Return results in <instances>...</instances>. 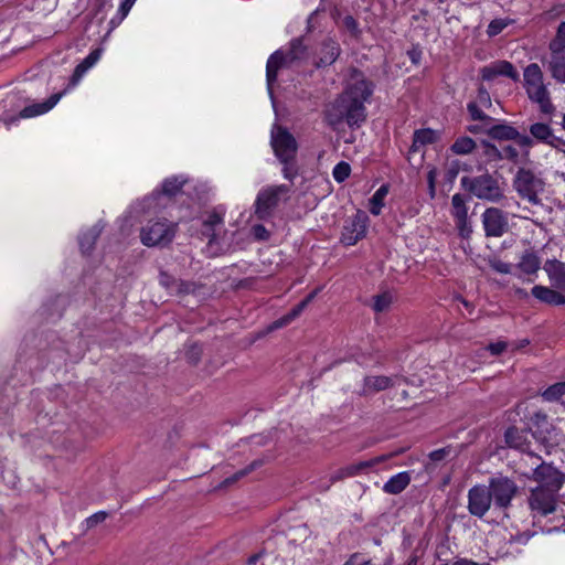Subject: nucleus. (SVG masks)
<instances>
[{
    "label": "nucleus",
    "mask_w": 565,
    "mask_h": 565,
    "mask_svg": "<svg viewBox=\"0 0 565 565\" xmlns=\"http://www.w3.org/2000/svg\"><path fill=\"white\" fill-rule=\"evenodd\" d=\"M373 88V83L360 71L351 70L344 90L326 109L328 124L337 127L345 121L349 126H360L366 119L365 103Z\"/></svg>",
    "instance_id": "obj_1"
},
{
    "label": "nucleus",
    "mask_w": 565,
    "mask_h": 565,
    "mask_svg": "<svg viewBox=\"0 0 565 565\" xmlns=\"http://www.w3.org/2000/svg\"><path fill=\"white\" fill-rule=\"evenodd\" d=\"M523 87L529 99L539 105L543 114L551 115L555 107L550 90L544 83V74L536 63L529 64L523 71Z\"/></svg>",
    "instance_id": "obj_2"
},
{
    "label": "nucleus",
    "mask_w": 565,
    "mask_h": 565,
    "mask_svg": "<svg viewBox=\"0 0 565 565\" xmlns=\"http://www.w3.org/2000/svg\"><path fill=\"white\" fill-rule=\"evenodd\" d=\"M307 57V47L302 42V39L297 38L290 42L289 50L284 53L281 50L274 52L266 65V79L267 86L270 90L271 85L277 79L278 71L282 67H288L296 62L305 60Z\"/></svg>",
    "instance_id": "obj_3"
},
{
    "label": "nucleus",
    "mask_w": 565,
    "mask_h": 565,
    "mask_svg": "<svg viewBox=\"0 0 565 565\" xmlns=\"http://www.w3.org/2000/svg\"><path fill=\"white\" fill-rule=\"evenodd\" d=\"M461 185L480 200L499 203L504 199V189L490 173L477 177H462Z\"/></svg>",
    "instance_id": "obj_4"
},
{
    "label": "nucleus",
    "mask_w": 565,
    "mask_h": 565,
    "mask_svg": "<svg viewBox=\"0 0 565 565\" xmlns=\"http://www.w3.org/2000/svg\"><path fill=\"white\" fill-rule=\"evenodd\" d=\"M512 186L518 195L533 206H541L540 194L544 192V180L532 170L521 168L515 173Z\"/></svg>",
    "instance_id": "obj_5"
},
{
    "label": "nucleus",
    "mask_w": 565,
    "mask_h": 565,
    "mask_svg": "<svg viewBox=\"0 0 565 565\" xmlns=\"http://www.w3.org/2000/svg\"><path fill=\"white\" fill-rule=\"evenodd\" d=\"M492 502L497 509L507 510L519 492V487L512 479L505 476H498L489 480L487 486Z\"/></svg>",
    "instance_id": "obj_6"
},
{
    "label": "nucleus",
    "mask_w": 565,
    "mask_h": 565,
    "mask_svg": "<svg viewBox=\"0 0 565 565\" xmlns=\"http://www.w3.org/2000/svg\"><path fill=\"white\" fill-rule=\"evenodd\" d=\"M289 186L285 184L267 186L259 191L255 202V213L259 218L270 216L280 200L287 198Z\"/></svg>",
    "instance_id": "obj_7"
},
{
    "label": "nucleus",
    "mask_w": 565,
    "mask_h": 565,
    "mask_svg": "<svg viewBox=\"0 0 565 565\" xmlns=\"http://www.w3.org/2000/svg\"><path fill=\"white\" fill-rule=\"evenodd\" d=\"M532 437L539 444L541 451L551 455L555 444L551 435L554 431L553 425L548 422L547 415L543 412L534 413L530 418Z\"/></svg>",
    "instance_id": "obj_8"
},
{
    "label": "nucleus",
    "mask_w": 565,
    "mask_h": 565,
    "mask_svg": "<svg viewBox=\"0 0 565 565\" xmlns=\"http://www.w3.org/2000/svg\"><path fill=\"white\" fill-rule=\"evenodd\" d=\"M271 147L284 164L289 163L295 158L298 148L294 136L278 126L271 130Z\"/></svg>",
    "instance_id": "obj_9"
},
{
    "label": "nucleus",
    "mask_w": 565,
    "mask_h": 565,
    "mask_svg": "<svg viewBox=\"0 0 565 565\" xmlns=\"http://www.w3.org/2000/svg\"><path fill=\"white\" fill-rule=\"evenodd\" d=\"M175 235V224L162 221L149 224L141 232V242L148 246L168 245Z\"/></svg>",
    "instance_id": "obj_10"
},
{
    "label": "nucleus",
    "mask_w": 565,
    "mask_h": 565,
    "mask_svg": "<svg viewBox=\"0 0 565 565\" xmlns=\"http://www.w3.org/2000/svg\"><path fill=\"white\" fill-rule=\"evenodd\" d=\"M530 479L540 482V488L558 491L565 480V475L551 463L541 462L534 469Z\"/></svg>",
    "instance_id": "obj_11"
},
{
    "label": "nucleus",
    "mask_w": 565,
    "mask_h": 565,
    "mask_svg": "<svg viewBox=\"0 0 565 565\" xmlns=\"http://www.w3.org/2000/svg\"><path fill=\"white\" fill-rule=\"evenodd\" d=\"M467 498V509L471 515L481 519L489 512L492 499L487 486H473L469 489Z\"/></svg>",
    "instance_id": "obj_12"
},
{
    "label": "nucleus",
    "mask_w": 565,
    "mask_h": 565,
    "mask_svg": "<svg viewBox=\"0 0 565 565\" xmlns=\"http://www.w3.org/2000/svg\"><path fill=\"white\" fill-rule=\"evenodd\" d=\"M556 492L540 487L532 489L529 497V505L535 515L545 516L555 511Z\"/></svg>",
    "instance_id": "obj_13"
},
{
    "label": "nucleus",
    "mask_w": 565,
    "mask_h": 565,
    "mask_svg": "<svg viewBox=\"0 0 565 565\" xmlns=\"http://www.w3.org/2000/svg\"><path fill=\"white\" fill-rule=\"evenodd\" d=\"M483 230L488 237H500L508 230V218L498 207H488L481 215Z\"/></svg>",
    "instance_id": "obj_14"
},
{
    "label": "nucleus",
    "mask_w": 565,
    "mask_h": 565,
    "mask_svg": "<svg viewBox=\"0 0 565 565\" xmlns=\"http://www.w3.org/2000/svg\"><path fill=\"white\" fill-rule=\"evenodd\" d=\"M367 215L359 211L352 218L345 222L342 231L343 244L351 246L355 245L362 237L365 236L367 230Z\"/></svg>",
    "instance_id": "obj_15"
},
{
    "label": "nucleus",
    "mask_w": 565,
    "mask_h": 565,
    "mask_svg": "<svg viewBox=\"0 0 565 565\" xmlns=\"http://www.w3.org/2000/svg\"><path fill=\"white\" fill-rule=\"evenodd\" d=\"M450 213L455 218L459 234L462 237H468L472 233V227L468 220L467 202L461 194L456 193L452 195Z\"/></svg>",
    "instance_id": "obj_16"
},
{
    "label": "nucleus",
    "mask_w": 565,
    "mask_h": 565,
    "mask_svg": "<svg viewBox=\"0 0 565 565\" xmlns=\"http://www.w3.org/2000/svg\"><path fill=\"white\" fill-rule=\"evenodd\" d=\"M504 440L510 448L524 452L531 458H541L531 450V441L526 430L519 429L518 427H509L504 433Z\"/></svg>",
    "instance_id": "obj_17"
},
{
    "label": "nucleus",
    "mask_w": 565,
    "mask_h": 565,
    "mask_svg": "<svg viewBox=\"0 0 565 565\" xmlns=\"http://www.w3.org/2000/svg\"><path fill=\"white\" fill-rule=\"evenodd\" d=\"M480 76L483 81L490 82L495 79L498 76H507L512 81L519 79V73L512 63L499 60L483 66L480 70Z\"/></svg>",
    "instance_id": "obj_18"
},
{
    "label": "nucleus",
    "mask_w": 565,
    "mask_h": 565,
    "mask_svg": "<svg viewBox=\"0 0 565 565\" xmlns=\"http://www.w3.org/2000/svg\"><path fill=\"white\" fill-rule=\"evenodd\" d=\"M529 131L533 139L553 148H557L561 138L556 137L552 127L544 122H534L530 126Z\"/></svg>",
    "instance_id": "obj_19"
},
{
    "label": "nucleus",
    "mask_w": 565,
    "mask_h": 565,
    "mask_svg": "<svg viewBox=\"0 0 565 565\" xmlns=\"http://www.w3.org/2000/svg\"><path fill=\"white\" fill-rule=\"evenodd\" d=\"M63 93L53 94L43 103H35L20 111L21 118H32L50 111L62 98Z\"/></svg>",
    "instance_id": "obj_20"
},
{
    "label": "nucleus",
    "mask_w": 565,
    "mask_h": 565,
    "mask_svg": "<svg viewBox=\"0 0 565 565\" xmlns=\"http://www.w3.org/2000/svg\"><path fill=\"white\" fill-rule=\"evenodd\" d=\"M369 470H370V463H367L366 460L354 462V463H350V465H348L345 467H341L338 470H335L330 476V481L332 483H334V482H338V481H342V480H344L347 478H352V477H355V476L367 473Z\"/></svg>",
    "instance_id": "obj_21"
},
{
    "label": "nucleus",
    "mask_w": 565,
    "mask_h": 565,
    "mask_svg": "<svg viewBox=\"0 0 565 565\" xmlns=\"http://www.w3.org/2000/svg\"><path fill=\"white\" fill-rule=\"evenodd\" d=\"M544 270L554 288L565 291V264L558 260H548L544 265Z\"/></svg>",
    "instance_id": "obj_22"
},
{
    "label": "nucleus",
    "mask_w": 565,
    "mask_h": 565,
    "mask_svg": "<svg viewBox=\"0 0 565 565\" xmlns=\"http://www.w3.org/2000/svg\"><path fill=\"white\" fill-rule=\"evenodd\" d=\"M340 52V45L334 40L328 39L323 41L320 49L317 66L322 67L333 64L339 57Z\"/></svg>",
    "instance_id": "obj_23"
},
{
    "label": "nucleus",
    "mask_w": 565,
    "mask_h": 565,
    "mask_svg": "<svg viewBox=\"0 0 565 565\" xmlns=\"http://www.w3.org/2000/svg\"><path fill=\"white\" fill-rule=\"evenodd\" d=\"M394 385L393 377L385 375L365 376L363 380V395L381 392Z\"/></svg>",
    "instance_id": "obj_24"
},
{
    "label": "nucleus",
    "mask_w": 565,
    "mask_h": 565,
    "mask_svg": "<svg viewBox=\"0 0 565 565\" xmlns=\"http://www.w3.org/2000/svg\"><path fill=\"white\" fill-rule=\"evenodd\" d=\"M531 292L537 300L547 305L559 306L565 303V297L548 287L536 285Z\"/></svg>",
    "instance_id": "obj_25"
},
{
    "label": "nucleus",
    "mask_w": 565,
    "mask_h": 565,
    "mask_svg": "<svg viewBox=\"0 0 565 565\" xmlns=\"http://www.w3.org/2000/svg\"><path fill=\"white\" fill-rule=\"evenodd\" d=\"M412 477L408 471L399 472L391 477L383 486V491L387 494H398L411 483Z\"/></svg>",
    "instance_id": "obj_26"
},
{
    "label": "nucleus",
    "mask_w": 565,
    "mask_h": 565,
    "mask_svg": "<svg viewBox=\"0 0 565 565\" xmlns=\"http://www.w3.org/2000/svg\"><path fill=\"white\" fill-rule=\"evenodd\" d=\"M102 56V50L96 49L92 51L74 70L72 82L76 84L83 75L93 67Z\"/></svg>",
    "instance_id": "obj_27"
},
{
    "label": "nucleus",
    "mask_w": 565,
    "mask_h": 565,
    "mask_svg": "<svg viewBox=\"0 0 565 565\" xmlns=\"http://www.w3.org/2000/svg\"><path fill=\"white\" fill-rule=\"evenodd\" d=\"M550 71L555 81L565 84V52L552 54Z\"/></svg>",
    "instance_id": "obj_28"
},
{
    "label": "nucleus",
    "mask_w": 565,
    "mask_h": 565,
    "mask_svg": "<svg viewBox=\"0 0 565 565\" xmlns=\"http://www.w3.org/2000/svg\"><path fill=\"white\" fill-rule=\"evenodd\" d=\"M205 286L195 282V281H189V280H179L177 284L175 294L177 296H186V295H194V296H205Z\"/></svg>",
    "instance_id": "obj_29"
},
{
    "label": "nucleus",
    "mask_w": 565,
    "mask_h": 565,
    "mask_svg": "<svg viewBox=\"0 0 565 565\" xmlns=\"http://www.w3.org/2000/svg\"><path fill=\"white\" fill-rule=\"evenodd\" d=\"M305 309V305L299 302L288 313L284 315L279 319L275 320L271 324H269L267 331L270 332L288 326L291 321L299 317Z\"/></svg>",
    "instance_id": "obj_30"
},
{
    "label": "nucleus",
    "mask_w": 565,
    "mask_h": 565,
    "mask_svg": "<svg viewBox=\"0 0 565 565\" xmlns=\"http://www.w3.org/2000/svg\"><path fill=\"white\" fill-rule=\"evenodd\" d=\"M264 462H265L264 459H256V460L252 461L244 469H241L237 472H235L233 476L224 479L220 487L225 488V487H230V486L234 484L239 479L246 477L248 473L260 468L264 465Z\"/></svg>",
    "instance_id": "obj_31"
},
{
    "label": "nucleus",
    "mask_w": 565,
    "mask_h": 565,
    "mask_svg": "<svg viewBox=\"0 0 565 565\" xmlns=\"http://www.w3.org/2000/svg\"><path fill=\"white\" fill-rule=\"evenodd\" d=\"M223 224V213L214 211L209 214V216L204 220L203 226L205 228V233L210 236L209 245L214 244L215 230L217 226Z\"/></svg>",
    "instance_id": "obj_32"
},
{
    "label": "nucleus",
    "mask_w": 565,
    "mask_h": 565,
    "mask_svg": "<svg viewBox=\"0 0 565 565\" xmlns=\"http://www.w3.org/2000/svg\"><path fill=\"white\" fill-rule=\"evenodd\" d=\"M387 194H388V185L387 184H383L372 195V198L370 199L369 204H370V212L373 215H380L381 214L382 207L384 206V200H385Z\"/></svg>",
    "instance_id": "obj_33"
},
{
    "label": "nucleus",
    "mask_w": 565,
    "mask_h": 565,
    "mask_svg": "<svg viewBox=\"0 0 565 565\" xmlns=\"http://www.w3.org/2000/svg\"><path fill=\"white\" fill-rule=\"evenodd\" d=\"M540 258L533 253H525L518 264V268L527 275L535 274L540 269Z\"/></svg>",
    "instance_id": "obj_34"
},
{
    "label": "nucleus",
    "mask_w": 565,
    "mask_h": 565,
    "mask_svg": "<svg viewBox=\"0 0 565 565\" xmlns=\"http://www.w3.org/2000/svg\"><path fill=\"white\" fill-rule=\"evenodd\" d=\"M186 179L182 175H179V177H170V178H167L163 182H162V193L168 195V196H173L175 194H178L182 186L186 183Z\"/></svg>",
    "instance_id": "obj_35"
},
{
    "label": "nucleus",
    "mask_w": 565,
    "mask_h": 565,
    "mask_svg": "<svg viewBox=\"0 0 565 565\" xmlns=\"http://www.w3.org/2000/svg\"><path fill=\"white\" fill-rule=\"evenodd\" d=\"M490 135L497 139L514 140L519 137V131L509 125H497L490 129Z\"/></svg>",
    "instance_id": "obj_36"
},
{
    "label": "nucleus",
    "mask_w": 565,
    "mask_h": 565,
    "mask_svg": "<svg viewBox=\"0 0 565 565\" xmlns=\"http://www.w3.org/2000/svg\"><path fill=\"white\" fill-rule=\"evenodd\" d=\"M394 300V296L390 291H383L373 297L372 308L376 312H384L390 309L392 302Z\"/></svg>",
    "instance_id": "obj_37"
},
{
    "label": "nucleus",
    "mask_w": 565,
    "mask_h": 565,
    "mask_svg": "<svg viewBox=\"0 0 565 565\" xmlns=\"http://www.w3.org/2000/svg\"><path fill=\"white\" fill-rule=\"evenodd\" d=\"M438 134L429 128L419 129L414 132V146L433 143L438 139Z\"/></svg>",
    "instance_id": "obj_38"
},
{
    "label": "nucleus",
    "mask_w": 565,
    "mask_h": 565,
    "mask_svg": "<svg viewBox=\"0 0 565 565\" xmlns=\"http://www.w3.org/2000/svg\"><path fill=\"white\" fill-rule=\"evenodd\" d=\"M565 395V382L555 383L548 386L542 396L547 402L559 401Z\"/></svg>",
    "instance_id": "obj_39"
},
{
    "label": "nucleus",
    "mask_w": 565,
    "mask_h": 565,
    "mask_svg": "<svg viewBox=\"0 0 565 565\" xmlns=\"http://www.w3.org/2000/svg\"><path fill=\"white\" fill-rule=\"evenodd\" d=\"M476 147V142L470 137H460L451 146V151L456 154H468Z\"/></svg>",
    "instance_id": "obj_40"
},
{
    "label": "nucleus",
    "mask_w": 565,
    "mask_h": 565,
    "mask_svg": "<svg viewBox=\"0 0 565 565\" xmlns=\"http://www.w3.org/2000/svg\"><path fill=\"white\" fill-rule=\"evenodd\" d=\"M550 49L552 51V54L565 52V21L558 25L556 36L551 42Z\"/></svg>",
    "instance_id": "obj_41"
},
{
    "label": "nucleus",
    "mask_w": 565,
    "mask_h": 565,
    "mask_svg": "<svg viewBox=\"0 0 565 565\" xmlns=\"http://www.w3.org/2000/svg\"><path fill=\"white\" fill-rule=\"evenodd\" d=\"M351 173V167L348 162L341 161L332 170V177L338 182L341 183L345 181Z\"/></svg>",
    "instance_id": "obj_42"
},
{
    "label": "nucleus",
    "mask_w": 565,
    "mask_h": 565,
    "mask_svg": "<svg viewBox=\"0 0 565 565\" xmlns=\"http://www.w3.org/2000/svg\"><path fill=\"white\" fill-rule=\"evenodd\" d=\"M201 355L202 348L196 343L191 344L185 352L186 360L192 364H196L200 361Z\"/></svg>",
    "instance_id": "obj_43"
},
{
    "label": "nucleus",
    "mask_w": 565,
    "mask_h": 565,
    "mask_svg": "<svg viewBox=\"0 0 565 565\" xmlns=\"http://www.w3.org/2000/svg\"><path fill=\"white\" fill-rule=\"evenodd\" d=\"M177 281L172 276L167 274L166 271L160 273V284L167 288L171 294H175Z\"/></svg>",
    "instance_id": "obj_44"
},
{
    "label": "nucleus",
    "mask_w": 565,
    "mask_h": 565,
    "mask_svg": "<svg viewBox=\"0 0 565 565\" xmlns=\"http://www.w3.org/2000/svg\"><path fill=\"white\" fill-rule=\"evenodd\" d=\"M488 264L491 268H493L495 271L500 274H510L512 266L508 263H503L500 259L497 258H489Z\"/></svg>",
    "instance_id": "obj_45"
},
{
    "label": "nucleus",
    "mask_w": 565,
    "mask_h": 565,
    "mask_svg": "<svg viewBox=\"0 0 565 565\" xmlns=\"http://www.w3.org/2000/svg\"><path fill=\"white\" fill-rule=\"evenodd\" d=\"M508 25L504 20L497 19L489 23L487 33L489 36H495Z\"/></svg>",
    "instance_id": "obj_46"
},
{
    "label": "nucleus",
    "mask_w": 565,
    "mask_h": 565,
    "mask_svg": "<svg viewBox=\"0 0 565 565\" xmlns=\"http://www.w3.org/2000/svg\"><path fill=\"white\" fill-rule=\"evenodd\" d=\"M452 452V448L450 446L436 449L431 451L428 457L431 461H441L446 459Z\"/></svg>",
    "instance_id": "obj_47"
},
{
    "label": "nucleus",
    "mask_w": 565,
    "mask_h": 565,
    "mask_svg": "<svg viewBox=\"0 0 565 565\" xmlns=\"http://www.w3.org/2000/svg\"><path fill=\"white\" fill-rule=\"evenodd\" d=\"M477 103L482 107L491 106V98L489 92L484 87H479Z\"/></svg>",
    "instance_id": "obj_48"
},
{
    "label": "nucleus",
    "mask_w": 565,
    "mask_h": 565,
    "mask_svg": "<svg viewBox=\"0 0 565 565\" xmlns=\"http://www.w3.org/2000/svg\"><path fill=\"white\" fill-rule=\"evenodd\" d=\"M509 347H510V343H508L505 341H498L494 343H490L487 349L490 351V353L492 355H499L503 351H505Z\"/></svg>",
    "instance_id": "obj_49"
},
{
    "label": "nucleus",
    "mask_w": 565,
    "mask_h": 565,
    "mask_svg": "<svg viewBox=\"0 0 565 565\" xmlns=\"http://www.w3.org/2000/svg\"><path fill=\"white\" fill-rule=\"evenodd\" d=\"M136 0H124L118 9L119 21H122L129 13L130 9L135 4Z\"/></svg>",
    "instance_id": "obj_50"
},
{
    "label": "nucleus",
    "mask_w": 565,
    "mask_h": 565,
    "mask_svg": "<svg viewBox=\"0 0 565 565\" xmlns=\"http://www.w3.org/2000/svg\"><path fill=\"white\" fill-rule=\"evenodd\" d=\"M370 559H366L362 554L354 553L351 555L350 559L344 563V565H369Z\"/></svg>",
    "instance_id": "obj_51"
},
{
    "label": "nucleus",
    "mask_w": 565,
    "mask_h": 565,
    "mask_svg": "<svg viewBox=\"0 0 565 565\" xmlns=\"http://www.w3.org/2000/svg\"><path fill=\"white\" fill-rule=\"evenodd\" d=\"M468 110L475 120H483L487 118V116L479 109L477 103H470L468 105Z\"/></svg>",
    "instance_id": "obj_52"
},
{
    "label": "nucleus",
    "mask_w": 565,
    "mask_h": 565,
    "mask_svg": "<svg viewBox=\"0 0 565 565\" xmlns=\"http://www.w3.org/2000/svg\"><path fill=\"white\" fill-rule=\"evenodd\" d=\"M106 518H107L106 512H103V511L97 512L87 519V526L93 527V526L97 525L98 523L105 521Z\"/></svg>",
    "instance_id": "obj_53"
},
{
    "label": "nucleus",
    "mask_w": 565,
    "mask_h": 565,
    "mask_svg": "<svg viewBox=\"0 0 565 565\" xmlns=\"http://www.w3.org/2000/svg\"><path fill=\"white\" fill-rule=\"evenodd\" d=\"M343 25L352 33V34H358L359 32V29H358V22L355 21V19L351 15H345L343 18Z\"/></svg>",
    "instance_id": "obj_54"
},
{
    "label": "nucleus",
    "mask_w": 565,
    "mask_h": 565,
    "mask_svg": "<svg viewBox=\"0 0 565 565\" xmlns=\"http://www.w3.org/2000/svg\"><path fill=\"white\" fill-rule=\"evenodd\" d=\"M403 450H398V451H395V452H391V454H387V455H382V456H379V457H375L371 460H366L367 463H370V469L373 468L375 465L377 463H381L387 459H391L393 458L394 456L401 454Z\"/></svg>",
    "instance_id": "obj_55"
},
{
    "label": "nucleus",
    "mask_w": 565,
    "mask_h": 565,
    "mask_svg": "<svg viewBox=\"0 0 565 565\" xmlns=\"http://www.w3.org/2000/svg\"><path fill=\"white\" fill-rule=\"evenodd\" d=\"M518 150L512 146H507L502 149L501 158H505L512 161H515L518 159Z\"/></svg>",
    "instance_id": "obj_56"
},
{
    "label": "nucleus",
    "mask_w": 565,
    "mask_h": 565,
    "mask_svg": "<svg viewBox=\"0 0 565 565\" xmlns=\"http://www.w3.org/2000/svg\"><path fill=\"white\" fill-rule=\"evenodd\" d=\"M253 234L257 239H266L268 237V232L263 225H255Z\"/></svg>",
    "instance_id": "obj_57"
},
{
    "label": "nucleus",
    "mask_w": 565,
    "mask_h": 565,
    "mask_svg": "<svg viewBox=\"0 0 565 565\" xmlns=\"http://www.w3.org/2000/svg\"><path fill=\"white\" fill-rule=\"evenodd\" d=\"M514 140H516L518 143L521 147H524V148H531L533 146V138H532V136L529 137V136H522V135L519 134V137L515 138Z\"/></svg>",
    "instance_id": "obj_58"
},
{
    "label": "nucleus",
    "mask_w": 565,
    "mask_h": 565,
    "mask_svg": "<svg viewBox=\"0 0 565 565\" xmlns=\"http://www.w3.org/2000/svg\"><path fill=\"white\" fill-rule=\"evenodd\" d=\"M99 233H100V230H98L97 227H93L89 233L90 238L86 239L85 242L82 241L81 245L84 246V245L95 244V239L97 238Z\"/></svg>",
    "instance_id": "obj_59"
},
{
    "label": "nucleus",
    "mask_w": 565,
    "mask_h": 565,
    "mask_svg": "<svg viewBox=\"0 0 565 565\" xmlns=\"http://www.w3.org/2000/svg\"><path fill=\"white\" fill-rule=\"evenodd\" d=\"M321 290V288H317L315 289L313 291H311L303 300H301L300 302L305 305V307L307 308V306L317 297L318 292Z\"/></svg>",
    "instance_id": "obj_60"
},
{
    "label": "nucleus",
    "mask_w": 565,
    "mask_h": 565,
    "mask_svg": "<svg viewBox=\"0 0 565 565\" xmlns=\"http://www.w3.org/2000/svg\"><path fill=\"white\" fill-rule=\"evenodd\" d=\"M255 282V279L249 277V278H245L243 280H241L237 285V287H241V288H252L253 285Z\"/></svg>",
    "instance_id": "obj_61"
},
{
    "label": "nucleus",
    "mask_w": 565,
    "mask_h": 565,
    "mask_svg": "<svg viewBox=\"0 0 565 565\" xmlns=\"http://www.w3.org/2000/svg\"><path fill=\"white\" fill-rule=\"evenodd\" d=\"M529 343H530V341L527 339H523L519 342H513L510 345L512 347V351H516L519 349L526 347Z\"/></svg>",
    "instance_id": "obj_62"
},
{
    "label": "nucleus",
    "mask_w": 565,
    "mask_h": 565,
    "mask_svg": "<svg viewBox=\"0 0 565 565\" xmlns=\"http://www.w3.org/2000/svg\"><path fill=\"white\" fill-rule=\"evenodd\" d=\"M452 565H479L477 562L467 558H459L452 563Z\"/></svg>",
    "instance_id": "obj_63"
},
{
    "label": "nucleus",
    "mask_w": 565,
    "mask_h": 565,
    "mask_svg": "<svg viewBox=\"0 0 565 565\" xmlns=\"http://www.w3.org/2000/svg\"><path fill=\"white\" fill-rule=\"evenodd\" d=\"M287 164L288 163L285 164L284 170H282L284 177L288 180H292L295 172Z\"/></svg>",
    "instance_id": "obj_64"
}]
</instances>
